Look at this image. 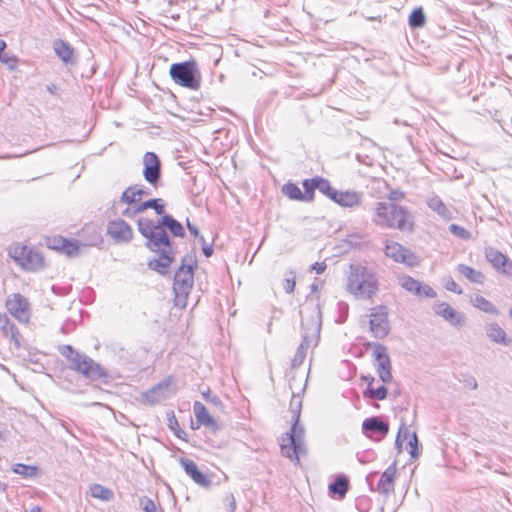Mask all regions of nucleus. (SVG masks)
<instances>
[{
    "label": "nucleus",
    "instance_id": "obj_53",
    "mask_svg": "<svg viewBox=\"0 0 512 512\" xmlns=\"http://www.w3.org/2000/svg\"><path fill=\"white\" fill-rule=\"evenodd\" d=\"M468 383V386L471 388V389H476L477 388V382L475 379H471L469 381H467Z\"/></svg>",
    "mask_w": 512,
    "mask_h": 512
},
{
    "label": "nucleus",
    "instance_id": "obj_34",
    "mask_svg": "<svg viewBox=\"0 0 512 512\" xmlns=\"http://www.w3.org/2000/svg\"><path fill=\"white\" fill-rule=\"evenodd\" d=\"M167 425L169 429L175 434V436L181 440L187 441L188 434L185 430L181 429L179 422L175 416L174 411H169L166 414Z\"/></svg>",
    "mask_w": 512,
    "mask_h": 512
},
{
    "label": "nucleus",
    "instance_id": "obj_14",
    "mask_svg": "<svg viewBox=\"0 0 512 512\" xmlns=\"http://www.w3.org/2000/svg\"><path fill=\"white\" fill-rule=\"evenodd\" d=\"M107 235L117 243L128 242L133 237L131 226L123 219H115L107 225Z\"/></svg>",
    "mask_w": 512,
    "mask_h": 512
},
{
    "label": "nucleus",
    "instance_id": "obj_6",
    "mask_svg": "<svg viewBox=\"0 0 512 512\" xmlns=\"http://www.w3.org/2000/svg\"><path fill=\"white\" fill-rule=\"evenodd\" d=\"M8 314L19 323L28 325L32 318V307L29 299L19 292L10 294L5 300Z\"/></svg>",
    "mask_w": 512,
    "mask_h": 512
},
{
    "label": "nucleus",
    "instance_id": "obj_23",
    "mask_svg": "<svg viewBox=\"0 0 512 512\" xmlns=\"http://www.w3.org/2000/svg\"><path fill=\"white\" fill-rule=\"evenodd\" d=\"M398 469L395 463L391 464L381 475L377 484L378 491L388 494L394 491Z\"/></svg>",
    "mask_w": 512,
    "mask_h": 512
},
{
    "label": "nucleus",
    "instance_id": "obj_51",
    "mask_svg": "<svg viewBox=\"0 0 512 512\" xmlns=\"http://www.w3.org/2000/svg\"><path fill=\"white\" fill-rule=\"evenodd\" d=\"M202 396L207 400L213 403H220V400L217 396H211V391L208 389L206 392L202 393Z\"/></svg>",
    "mask_w": 512,
    "mask_h": 512
},
{
    "label": "nucleus",
    "instance_id": "obj_59",
    "mask_svg": "<svg viewBox=\"0 0 512 512\" xmlns=\"http://www.w3.org/2000/svg\"><path fill=\"white\" fill-rule=\"evenodd\" d=\"M205 253H206V255H207V256H209V255H210L209 250H206V251H205Z\"/></svg>",
    "mask_w": 512,
    "mask_h": 512
},
{
    "label": "nucleus",
    "instance_id": "obj_12",
    "mask_svg": "<svg viewBox=\"0 0 512 512\" xmlns=\"http://www.w3.org/2000/svg\"><path fill=\"white\" fill-rule=\"evenodd\" d=\"M328 191L326 196L342 207L353 208L357 207L362 202V195L353 190L338 191L329 182Z\"/></svg>",
    "mask_w": 512,
    "mask_h": 512
},
{
    "label": "nucleus",
    "instance_id": "obj_55",
    "mask_svg": "<svg viewBox=\"0 0 512 512\" xmlns=\"http://www.w3.org/2000/svg\"><path fill=\"white\" fill-rule=\"evenodd\" d=\"M30 512H41V508L38 506H35V507L31 508Z\"/></svg>",
    "mask_w": 512,
    "mask_h": 512
},
{
    "label": "nucleus",
    "instance_id": "obj_19",
    "mask_svg": "<svg viewBox=\"0 0 512 512\" xmlns=\"http://www.w3.org/2000/svg\"><path fill=\"white\" fill-rule=\"evenodd\" d=\"M73 368L90 379H97L103 375L100 366L87 357H76L73 360Z\"/></svg>",
    "mask_w": 512,
    "mask_h": 512
},
{
    "label": "nucleus",
    "instance_id": "obj_29",
    "mask_svg": "<svg viewBox=\"0 0 512 512\" xmlns=\"http://www.w3.org/2000/svg\"><path fill=\"white\" fill-rule=\"evenodd\" d=\"M485 257L497 269L505 267L508 262L507 257L493 247L485 249Z\"/></svg>",
    "mask_w": 512,
    "mask_h": 512
},
{
    "label": "nucleus",
    "instance_id": "obj_38",
    "mask_svg": "<svg viewBox=\"0 0 512 512\" xmlns=\"http://www.w3.org/2000/svg\"><path fill=\"white\" fill-rule=\"evenodd\" d=\"M149 208L154 209L156 211V213L159 215L164 214V205H163L161 199H150V200L144 201L143 204L138 206L135 211L142 213Z\"/></svg>",
    "mask_w": 512,
    "mask_h": 512
},
{
    "label": "nucleus",
    "instance_id": "obj_54",
    "mask_svg": "<svg viewBox=\"0 0 512 512\" xmlns=\"http://www.w3.org/2000/svg\"><path fill=\"white\" fill-rule=\"evenodd\" d=\"M6 43L0 39V54L5 50Z\"/></svg>",
    "mask_w": 512,
    "mask_h": 512
},
{
    "label": "nucleus",
    "instance_id": "obj_11",
    "mask_svg": "<svg viewBox=\"0 0 512 512\" xmlns=\"http://www.w3.org/2000/svg\"><path fill=\"white\" fill-rule=\"evenodd\" d=\"M385 254L395 262L403 263L408 266H415L418 264L417 256L395 241H388L385 245Z\"/></svg>",
    "mask_w": 512,
    "mask_h": 512
},
{
    "label": "nucleus",
    "instance_id": "obj_36",
    "mask_svg": "<svg viewBox=\"0 0 512 512\" xmlns=\"http://www.w3.org/2000/svg\"><path fill=\"white\" fill-rule=\"evenodd\" d=\"M363 428L372 432H379L383 435L388 433L389 426L387 423L378 420L375 417L368 418L363 422Z\"/></svg>",
    "mask_w": 512,
    "mask_h": 512
},
{
    "label": "nucleus",
    "instance_id": "obj_32",
    "mask_svg": "<svg viewBox=\"0 0 512 512\" xmlns=\"http://www.w3.org/2000/svg\"><path fill=\"white\" fill-rule=\"evenodd\" d=\"M428 207L445 219H451L452 215L448 207L439 196H432L428 199Z\"/></svg>",
    "mask_w": 512,
    "mask_h": 512
},
{
    "label": "nucleus",
    "instance_id": "obj_42",
    "mask_svg": "<svg viewBox=\"0 0 512 512\" xmlns=\"http://www.w3.org/2000/svg\"><path fill=\"white\" fill-rule=\"evenodd\" d=\"M425 20L422 8H417L409 16V25L413 28L422 27L425 24Z\"/></svg>",
    "mask_w": 512,
    "mask_h": 512
},
{
    "label": "nucleus",
    "instance_id": "obj_44",
    "mask_svg": "<svg viewBox=\"0 0 512 512\" xmlns=\"http://www.w3.org/2000/svg\"><path fill=\"white\" fill-rule=\"evenodd\" d=\"M415 295L424 298H435L437 296V293L431 286L420 283V289L418 290V292H416Z\"/></svg>",
    "mask_w": 512,
    "mask_h": 512
},
{
    "label": "nucleus",
    "instance_id": "obj_35",
    "mask_svg": "<svg viewBox=\"0 0 512 512\" xmlns=\"http://www.w3.org/2000/svg\"><path fill=\"white\" fill-rule=\"evenodd\" d=\"M161 224L168 228L174 236L183 237L185 235V230L182 224L170 215H163Z\"/></svg>",
    "mask_w": 512,
    "mask_h": 512
},
{
    "label": "nucleus",
    "instance_id": "obj_7",
    "mask_svg": "<svg viewBox=\"0 0 512 512\" xmlns=\"http://www.w3.org/2000/svg\"><path fill=\"white\" fill-rule=\"evenodd\" d=\"M138 228L140 233L148 239L147 246L151 251L157 252L163 245L167 246V234L161 227L155 225L153 221L141 218L138 220Z\"/></svg>",
    "mask_w": 512,
    "mask_h": 512
},
{
    "label": "nucleus",
    "instance_id": "obj_22",
    "mask_svg": "<svg viewBox=\"0 0 512 512\" xmlns=\"http://www.w3.org/2000/svg\"><path fill=\"white\" fill-rule=\"evenodd\" d=\"M362 381L366 384V389L363 392L365 398L384 400L387 397V388L385 383L381 385H375V378L372 376H362Z\"/></svg>",
    "mask_w": 512,
    "mask_h": 512
},
{
    "label": "nucleus",
    "instance_id": "obj_37",
    "mask_svg": "<svg viewBox=\"0 0 512 512\" xmlns=\"http://www.w3.org/2000/svg\"><path fill=\"white\" fill-rule=\"evenodd\" d=\"M283 194L291 200L305 202L301 189L295 183L288 182L282 187Z\"/></svg>",
    "mask_w": 512,
    "mask_h": 512
},
{
    "label": "nucleus",
    "instance_id": "obj_52",
    "mask_svg": "<svg viewBox=\"0 0 512 512\" xmlns=\"http://www.w3.org/2000/svg\"><path fill=\"white\" fill-rule=\"evenodd\" d=\"M173 379L171 377L166 378L157 385L159 389H168L172 385Z\"/></svg>",
    "mask_w": 512,
    "mask_h": 512
},
{
    "label": "nucleus",
    "instance_id": "obj_25",
    "mask_svg": "<svg viewBox=\"0 0 512 512\" xmlns=\"http://www.w3.org/2000/svg\"><path fill=\"white\" fill-rule=\"evenodd\" d=\"M181 464L185 472L193 479L195 483L202 487L210 486V480L208 476L203 474L192 460H183Z\"/></svg>",
    "mask_w": 512,
    "mask_h": 512
},
{
    "label": "nucleus",
    "instance_id": "obj_24",
    "mask_svg": "<svg viewBox=\"0 0 512 512\" xmlns=\"http://www.w3.org/2000/svg\"><path fill=\"white\" fill-rule=\"evenodd\" d=\"M435 312L454 326H459L463 323V315L446 302L439 303L436 306Z\"/></svg>",
    "mask_w": 512,
    "mask_h": 512
},
{
    "label": "nucleus",
    "instance_id": "obj_31",
    "mask_svg": "<svg viewBox=\"0 0 512 512\" xmlns=\"http://www.w3.org/2000/svg\"><path fill=\"white\" fill-rule=\"evenodd\" d=\"M471 303L476 309H478L484 313H487L490 315L498 314V309L496 308V306L490 300L486 299L485 297H483L481 295H475L472 298Z\"/></svg>",
    "mask_w": 512,
    "mask_h": 512
},
{
    "label": "nucleus",
    "instance_id": "obj_1",
    "mask_svg": "<svg viewBox=\"0 0 512 512\" xmlns=\"http://www.w3.org/2000/svg\"><path fill=\"white\" fill-rule=\"evenodd\" d=\"M373 223L384 229L413 233L416 229V217L406 205L395 201L391 195L386 200L378 201L372 209Z\"/></svg>",
    "mask_w": 512,
    "mask_h": 512
},
{
    "label": "nucleus",
    "instance_id": "obj_50",
    "mask_svg": "<svg viewBox=\"0 0 512 512\" xmlns=\"http://www.w3.org/2000/svg\"><path fill=\"white\" fill-rule=\"evenodd\" d=\"M327 268L325 262H316L312 265L311 269L315 271L317 274H322Z\"/></svg>",
    "mask_w": 512,
    "mask_h": 512
},
{
    "label": "nucleus",
    "instance_id": "obj_20",
    "mask_svg": "<svg viewBox=\"0 0 512 512\" xmlns=\"http://www.w3.org/2000/svg\"><path fill=\"white\" fill-rule=\"evenodd\" d=\"M329 181L323 177L316 176L311 179H305L302 182L304 188L303 196L305 202H312L315 199V190L318 189L321 193L326 196L328 191Z\"/></svg>",
    "mask_w": 512,
    "mask_h": 512
},
{
    "label": "nucleus",
    "instance_id": "obj_46",
    "mask_svg": "<svg viewBox=\"0 0 512 512\" xmlns=\"http://www.w3.org/2000/svg\"><path fill=\"white\" fill-rule=\"evenodd\" d=\"M140 505L145 512H156V505L154 501L149 498L141 499Z\"/></svg>",
    "mask_w": 512,
    "mask_h": 512
},
{
    "label": "nucleus",
    "instance_id": "obj_57",
    "mask_svg": "<svg viewBox=\"0 0 512 512\" xmlns=\"http://www.w3.org/2000/svg\"><path fill=\"white\" fill-rule=\"evenodd\" d=\"M312 290H313V292H316V291H317V286H316V285H313V286H312Z\"/></svg>",
    "mask_w": 512,
    "mask_h": 512
},
{
    "label": "nucleus",
    "instance_id": "obj_3",
    "mask_svg": "<svg viewBox=\"0 0 512 512\" xmlns=\"http://www.w3.org/2000/svg\"><path fill=\"white\" fill-rule=\"evenodd\" d=\"M379 289L374 272L363 266L351 267L346 281V290L358 299H371Z\"/></svg>",
    "mask_w": 512,
    "mask_h": 512
},
{
    "label": "nucleus",
    "instance_id": "obj_45",
    "mask_svg": "<svg viewBox=\"0 0 512 512\" xmlns=\"http://www.w3.org/2000/svg\"><path fill=\"white\" fill-rule=\"evenodd\" d=\"M445 288L448 291L454 292L456 294H462L463 293V290H462L461 286L454 279H452L451 277L446 279V281H445Z\"/></svg>",
    "mask_w": 512,
    "mask_h": 512
},
{
    "label": "nucleus",
    "instance_id": "obj_8",
    "mask_svg": "<svg viewBox=\"0 0 512 512\" xmlns=\"http://www.w3.org/2000/svg\"><path fill=\"white\" fill-rule=\"evenodd\" d=\"M369 329L375 338H383L388 335L390 327L388 308L385 305L371 308L369 313Z\"/></svg>",
    "mask_w": 512,
    "mask_h": 512
},
{
    "label": "nucleus",
    "instance_id": "obj_58",
    "mask_svg": "<svg viewBox=\"0 0 512 512\" xmlns=\"http://www.w3.org/2000/svg\"><path fill=\"white\" fill-rule=\"evenodd\" d=\"M235 508H236V504H235V502H233L232 503V510H235Z\"/></svg>",
    "mask_w": 512,
    "mask_h": 512
},
{
    "label": "nucleus",
    "instance_id": "obj_16",
    "mask_svg": "<svg viewBox=\"0 0 512 512\" xmlns=\"http://www.w3.org/2000/svg\"><path fill=\"white\" fill-rule=\"evenodd\" d=\"M374 357L377 364V373L383 383H390L392 381L391 363L386 348L377 344L374 349Z\"/></svg>",
    "mask_w": 512,
    "mask_h": 512
},
{
    "label": "nucleus",
    "instance_id": "obj_33",
    "mask_svg": "<svg viewBox=\"0 0 512 512\" xmlns=\"http://www.w3.org/2000/svg\"><path fill=\"white\" fill-rule=\"evenodd\" d=\"M89 494L91 497L101 500L110 501L113 499V491L101 484H92L89 486Z\"/></svg>",
    "mask_w": 512,
    "mask_h": 512
},
{
    "label": "nucleus",
    "instance_id": "obj_48",
    "mask_svg": "<svg viewBox=\"0 0 512 512\" xmlns=\"http://www.w3.org/2000/svg\"><path fill=\"white\" fill-rule=\"evenodd\" d=\"M182 273H186L188 275L189 279L187 280V282H189L190 285L193 279L191 267H188L187 270H185V267L181 266L178 273L176 274V279H178Z\"/></svg>",
    "mask_w": 512,
    "mask_h": 512
},
{
    "label": "nucleus",
    "instance_id": "obj_47",
    "mask_svg": "<svg viewBox=\"0 0 512 512\" xmlns=\"http://www.w3.org/2000/svg\"><path fill=\"white\" fill-rule=\"evenodd\" d=\"M85 230H87L88 233L90 234V236H92L91 239H89L85 243V245H93V244H95L97 242V240H99V238H100L99 235H98L97 230L94 227H88V226L83 228V231H85Z\"/></svg>",
    "mask_w": 512,
    "mask_h": 512
},
{
    "label": "nucleus",
    "instance_id": "obj_26",
    "mask_svg": "<svg viewBox=\"0 0 512 512\" xmlns=\"http://www.w3.org/2000/svg\"><path fill=\"white\" fill-rule=\"evenodd\" d=\"M456 269L460 276L471 283L483 284L485 281L484 273L478 269L473 268L472 266L460 263L457 265Z\"/></svg>",
    "mask_w": 512,
    "mask_h": 512
},
{
    "label": "nucleus",
    "instance_id": "obj_27",
    "mask_svg": "<svg viewBox=\"0 0 512 512\" xmlns=\"http://www.w3.org/2000/svg\"><path fill=\"white\" fill-rule=\"evenodd\" d=\"M486 334L495 343L502 345H508L510 343L506 332L498 323L492 322L488 324L486 326Z\"/></svg>",
    "mask_w": 512,
    "mask_h": 512
},
{
    "label": "nucleus",
    "instance_id": "obj_10",
    "mask_svg": "<svg viewBox=\"0 0 512 512\" xmlns=\"http://www.w3.org/2000/svg\"><path fill=\"white\" fill-rule=\"evenodd\" d=\"M146 190L140 185H131L122 193L120 200L128 207L124 210L123 215L127 217L134 216L140 212H136V208L143 204L142 198L147 195Z\"/></svg>",
    "mask_w": 512,
    "mask_h": 512
},
{
    "label": "nucleus",
    "instance_id": "obj_41",
    "mask_svg": "<svg viewBox=\"0 0 512 512\" xmlns=\"http://www.w3.org/2000/svg\"><path fill=\"white\" fill-rule=\"evenodd\" d=\"M451 234L461 240L468 241L472 239V233L463 226L451 224L449 227Z\"/></svg>",
    "mask_w": 512,
    "mask_h": 512
},
{
    "label": "nucleus",
    "instance_id": "obj_13",
    "mask_svg": "<svg viewBox=\"0 0 512 512\" xmlns=\"http://www.w3.org/2000/svg\"><path fill=\"white\" fill-rule=\"evenodd\" d=\"M193 412L195 415L196 422L191 423V428L193 430L199 429L201 426L210 429L212 431H216L219 429V424L216 418H214L206 406L200 402L195 401L193 404Z\"/></svg>",
    "mask_w": 512,
    "mask_h": 512
},
{
    "label": "nucleus",
    "instance_id": "obj_28",
    "mask_svg": "<svg viewBox=\"0 0 512 512\" xmlns=\"http://www.w3.org/2000/svg\"><path fill=\"white\" fill-rule=\"evenodd\" d=\"M53 49L56 55L64 62L69 63L74 56V49L63 40H56L53 43Z\"/></svg>",
    "mask_w": 512,
    "mask_h": 512
},
{
    "label": "nucleus",
    "instance_id": "obj_2",
    "mask_svg": "<svg viewBox=\"0 0 512 512\" xmlns=\"http://www.w3.org/2000/svg\"><path fill=\"white\" fill-rule=\"evenodd\" d=\"M294 405V408L291 410V422L292 428L291 432L286 433L280 443L281 453L286 458L290 459L292 462L296 464L300 463L299 455L301 453H305L304 448V440L303 433L304 430L299 426V418H300V409L301 403L300 401L293 398L291 405Z\"/></svg>",
    "mask_w": 512,
    "mask_h": 512
},
{
    "label": "nucleus",
    "instance_id": "obj_30",
    "mask_svg": "<svg viewBox=\"0 0 512 512\" xmlns=\"http://www.w3.org/2000/svg\"><path fill=\"white\" fill-rule=\"evenodd\" d=\"M329 492L344 498L349 489V480L345 476H337L333 483L328 486Z\"/></svg>",
    "mask_w": 512,
    "mask_h": 512
},
{
    "label": "nucleus",
    "instance_id": "obj_39",
    "mask_svg": "<svg viewBox=\"0 0 512 512\" xmlns=\"http://www.w3.org/2000/svg\"><path fill=\"white\" fill-rule=\"evenodd\" d=\"M13 472L19 474L25 478L35 477L38 473L36 466H29L21 463H17L12 468Z\"/></svg>",
    "mask_w": 512,
    "mask_h": 512
},
{
    "label": "nucleus",
    "instance_id": "obj_43",
    "mask_svg": "<svg viewBox=\"0 0 512 512\" xmlns=\"http://www.w3.org/2000/svg\"><path fill=\"white\" fill-rule=\"evenodd\" d=\"M0 61L8 67L9 70H15L18 67V58L15 55H9L4 51L0 54Z\"/></svg>",
    "mask_w": 512,
    "mask_h": 512
},
{
    "label": "nucleus",
    "instance_id": "obj_15",
    "mask_svg": "<svg viewBox=\"0 0 512 512\" xmlns=\"http://www.w3.org/2000/svg\"><path fill=\"white\" fill-rule=\"evenodd\" d=\"M0 333L15 348L21 347L23 339L21 332L7 314H0Z\"/></svg>",
    "mask_w": 512,
    "mask_h": 512
},
{
    "label": "nucleus",
    "instance_id": "obj_17",
    "mask_svg": "<svg viewBox=\"0 0 512 512\" xmlns=\"http://www.w3.org/2000/svg\"><path fill=\"white\" fill-rule=\"evenodd\" d=\"M396 443L399 449L407 451L413 458L418 457V439L415 432H411L407 427L399 429Z\"/></svg>",
    "mask_w": 512,
    "mask_h": 512
},
{
    "label": "nucleus",
    "instance_id": "obj_56",
    "mask_svg": "<svg viewBox=\"0 0 512 512\" xmlns=\"http://www.w3.org/2000/svg\"><path fill=\"white\" fill-rule=\"evenodd\" d=\"M188 228H189V230H190L192 233H194V234H196V233H197V231H196L193 227H191L189 223H188Z\"/></svg>",
    "mask_w": 512,
    "mask_h": 512
},
{
    "label": "nucleus",
    "instance_id": "obj_5",
    "mask_svg": "<svg viewBox=\"0 0 512 512\" xmlns=\"http://www.w3.org/2000/svg\"><path fill=\"white\" fill-rule=\"evenodd\" d=\"M169 74L175 84L197 90L201 85V76L195 60L175 63L170 66Z\"/></svg>",
    "mask_w": 512,
    "mask_h": 512
},
{
    "label": "nucleus",
    "instance_id": "obj_49",
    "mask_svg": "<svg viewBox=\"0 0 512 512\" xmlns=\"http://www.w3.org/2000/svg\"><path fill=\"white\" fill-rule=\"evenodd\" d=\"M295 279L294 278H287L284 283V289L287 293H292L295 289Z\"/></svg>",
    "mask_w": 512,
    "mask_h": 512
},
{
    "label": "nucleus",
    "instance_id": "obj_4",
    "mask_svg": "<svg viewBox=\"0 0 512 512\" xmlns=\"http://www.w3.org/2000/svg\"><path fill=\"white\" fill-rule=\"evenodd\" d=\"M8 255L17 266L27 272H37L46 266L43 253L22 242L12 243L8 248Z\"/></svg>",
    "mask_w": 512,
    "mask_h": 512
},
{
    "label": "nucleus",
    "instance_id": "obj_18",
    "mask_svg": "<svg viewBox=\"0 0 512 512\" xmlns=\"http://www.w3.org/2000/svg\"><path fill=\"white\" fill-rule=\"evenodd\" d=\"M156 253H160V255L155 259L149 260L148 267L160 274H166L174 260L170 242L168 241L167 246L163 245L160 247Z\"/></svg>",
    "mask_w": 512,
    "mask_h": 512
},
{
    "label": "nucleus",
    "instance_id": "obj_9",
    "mask_svg": "<svg viewBox=\"0 0 512 512\" xmlns=\"http://www.w3.org/2000/svg\"><path fill=\"white\" fill-rule=\"evenodd\" d=\"M48 249L64 254L68 257L78 255L80 251V242L70 240L58 234L48 235L44 239Z\"/></svg>",
    "mask_w": 512,
    "mask_h": 512
},
{
    "label": "nucleus",
    "instance_id": "obj_40",
    "mask_svg": "<svg viewBox=\"0 0 512 512\" xmlns=\"http://www.w3.org/2000/svg\"><path fill=\"white\" fill-rule=\"evenodd\" d=\"M400 285L403 289L413 294H416L420 289V282L408 275L400 278Z\"/></svg>",
    "mask_w": 512,
    "mask_h": 512
},
{
    "label": "nucleus",
    "instance_id": "obj_21",
    "mask_svg": "<svg viewBox=\"0 0 512 512\" xmlns=\"http://www.w3.org/2000/svg\"><path fill=\"white\" fill-rule=\"evenodd\" d=\"M144 171L143 175L147 182L156 184L160 177V161L153 152H146L143 157Z\"/></svg>",
    "mask_w": 512,
    "mask_h": 512
}]
</instances>
